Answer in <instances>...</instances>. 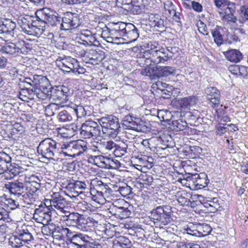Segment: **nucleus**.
Wrapping results in <instances>:
<instances>
[{"label":"nucleus","mask_w":248,"mask_h":248,"mask_svg":"<svg viewBox=\"0 0 248 248\" xmlns=\"http://www.w3.org/2000/svg\"><path fill=\"white\" fill-rule=\"evenodd\" d=\"M138 118L131 116L130 115H126L124 118L123 120V124L124 125L127 129H132L134 128L135 125V120L136 119Z\"/></svg>","instance_id":"48"},{"label":"nucleus","mask_w":248,"mask_h":248,"mask_svg":"<svg viewBox=\"0 0 248 248\" xmlns=\"http://www.w3.org/2000/svg\"><path fill=\"white\" fill-rule=\"evenodd\" d=\"M58 109V106L55 103L49 105L46 108V114L49 116L55 115V111Z\"/></svg>","instance_id":"61"},{"label":"nucleus","mask_w":248,"mask_h":248,"mask_svg":"<svg viewBox=\"0 0 248 248\" xmlns=\"http://www.w3.org/2000/svg\"><path fill=\"white\" fill-rule=\"evenodd\" d=\"M70 107L72 109L73 116H76L77 118H82L87 115L88 113L85 108L82 106H78L73 103L69 104Z\"/></svg>","instance_id":"36"},{"label":"nucleus","mask_w":248,"mask_h":248,"mask_svg":"<svg viewBox=\"0 0 248 248\" xmlns=\"http://www.w3.org/2000/svg\"><path fill=\"white\" fill-rule=\"evenodd\" d=\"M34 96L36 95L38 98L45 100L47 98H49V93H46L45 91L39 90L38 89L34 88Z\"/></svg>","instance_id":"58"},{"label":"nucleus","mask_w":248,"mask_h":248,"mask_svg":"<svg viewBox=\"0 0 248 248\" xmlns=\"http://www.w3.org/2000/svg\"><path fill=\"white\" fill-rule=\"evenodd\" d=\"M91 185L95 187L97 191L99 192V196H102L104 198L108 197L113 192L112 190L108 184L103 183L102 181L96 178L92 180Z\"/></svg>","instance_id":"19"},{"label":"nucleus","mask_w":248,"mask_h":248,"mask_svg":"<svg viewBox=\"0 0 248 248\" xmlns=\"http://www.w3.org/2000/svg\"><path fill=\"white\" fill-rule=\"evenodd\" d=\"M194 186V188L196 189H202L207 186L209 180L207 174L204 172L192 174L187 178Z\"/></svg>","instance_id":"16"},{"label":"nucleus","mask_w":248,"mask_h":248,"mask_svg":"<svg viewBox=\"0 0 248 248\" xmlns=\"http://www.w3.org/2000/svg\"><path fill=\"white\" fill-rule=\"evenodd\" d=\"M215 4L217 8H219L221 6H226L228 7L234 6V3L231 2L228 0H215Z\"/></svg>","instance_id":"62"},{"label":"nucleus","mask_w":248,"mask_h":248,"mask_svg":"<svg viewBox=\"0 0 248 248\" xmlns=\"http://www.w3.org/2000/svg\"><path fill=\"white\" fill-rule=\"evenodd\" d=\"M46 202H49L50 206H49L50 208L52 207H55L61 212L62 215L63 214V212L67 211L65 210L68 208L66 206L67 202L58 192L54 193L52 196V199Z\"/></svg>","instance_id":"15"},{"label":"nucleus","mask_w":248,"mask_h":248,"mask_svg":"<svg viewBox=\"0 0 248 248\" xmlns=\"http://www.w3.org/2000/svg\"><path fill=\"white\" fill-rule=\"evenodd\" d=\"M177 201L181 205L186 206L189 204L190 194L186 192L185 191H178L176 193L175 195Z\"/></svg>","instance_id":"40"},{"label":"nucleus","mask_w":248,"mask_h":248,"mask_svg":"<svg viewBox=\"0 0 248 248\" xmlns=\"http://www.w3.org/2000/svg\"><path fill=\"white\" fill-rule=\"evenodd\" d=\"M61 215V220L64 221L67 226L76 227L81 230L86 228L88 221L83 215L75 212L70 213L68 211H65Z\"/></svg>","instance_id":"6"},{"label":"nucleus","mask_w":248,"mask_h":248,"mask_svg":"<svg viewBox=\"0 0 248 248\" xmlns=\"http://www.w3.org/2000/svg\"><path fill=\"white\" fill-rule=\"evenodd\" d=\"M20 95L23 96L24 97H27L29 99H33L34 98V92L33 91L32 88L27 89L26 88L20 89Z\"/></svg>","instance_id":"52"},{"label":"nucleus","mask_w":248,"mask_h":248,"mask_svg":"<svg viewBox=\"0 0 248 248\" xmlns=\"http://www.w3.org/2000/svg\"><path fill=\"white\" fill-rule=\"evenodd\" d=\"M126 147H123L117 145L115 143V148H114L113 150H112V153L116 157H122L126 153Z\"/></svg>","instance_id":"54"},{"label":"nucleus","mask_w":248,"mask_h":248,"mask_svg":"<svg viewBox=\"0 0 248 248\" xmlns=\"http://www.w3.org/2000/svg\"><path fill=\"white\" fill-rule=\"evenodd\" d=\"M23 40L12 42L5 41L0 48V52L5 56L16 57L21 54L26 55L30 50Z\"/></svg>","instance_id":"1"},{"label":"nucleus","mask_w":248,"mask_h":248,"mask_svg":"<svg viewBox=\"0 0 248 248\" xmlns=\"http://www.w3.org/2000/svg\"><path fill=\"white\" fill-rule=\"evenodd\" d=\"M171 128L176 131H185V133H188L189 131H192V129L188 126V123L182 118L173 119L171 123Z\"/></svg>","instance_id":"29"},{"label":"nucleus","mask_w":248,"mask_h":248,"mask_svg":"<svg viewBox=\"0 0 248 248\" xmlns=\"http://www.w3.org/2000/svg\"><path fill=\"white\" fill-rule=\"evenodd\" d=\"M16 19L1 18L0 19V35L1 37L14 38L16 27Z\"/></svg>","instance_id":"10"},{"label":"nucleus","mask_w":248,"mask_h":248,"mask_svg":"<svg viewBox=\"0 0 248 248\" xmlns=\"http://www.w3.org/2000/svg\"><path fill=\"white\" fill-rule=\"evenodd\" d=\"M135 124L133 130L137 132H145L149 130V128L145 125V122L140 118L136 119Z\"/></svg>","instance_id":"46"},{"label":"nucleus","mask_w":248,"mask_h":248,"mask_svg":"<svg viewBox=\"0 0 248 248\" xmlns=\"http://www.w3.org/2000/svg\"><path fill=\"white\" fill-rule=\"evenodd\" d=\"M62 149L65 156L75 157L80 155L87 151V142L82 140H73L64 144Z\"/></svg>","instance_id":"4"},{"label":"nucleus","mask_w":248,"mask_h":248,"mask_svg":"<svg viewBox=\"0 0 248 248\" xmlns=\"http://www.w3.org/2000/svg\"><path fill=\"white\" fill-rule=\"evenodd\" d=\"M118 191L122 195V196L125 197L130 195L132 192V188L127 185L125 186H120Z\"/></svg>","instance_id":"59"},{"label":"nucleus","mask_w":248,"mask_h":248,"mask_svg":"<svg viewBox=\"0 0 248 248\" xmlns=\"http://www.w3.org/2000/svg\"><path fill=\"white\" fill-rule=\"evenodd\" d=\"M46 11V24L52 27H55L59 25L61 30L62 17L53 14L49 8H45Z\"/></svg>","instance_id":"26"},{"label":"nucleus","mask_w":248,"mask_h":248,"mask_svg":"<svg viewBox=\"0 0 248 248\" xmlns=\"http://www.w3.org/2000/svg\"><path fill=\"white\" fill-rule=\"evenodd\" d=\"M115 244L118 245L123 248H130L131 246V241L130 240L124 236H120L117 240L115 241Z\"/></svg>","instance_id":"49"},{"label":"nucleus","mask_w":248,"mask_h":248,"mask_svg":"<svg viewBox=\"0 0 248 248\" xmlns=\"http://www.w3.org/2000/svg\"><path fill=\"white\" fill-rule=\"evenodd\" d=\"M112 27L116 32L117 36H119L120 39H121L122 37H124L125 35L124 22H119L117 23H112Z\"/></svg>","instance_id":"43"},{"label":"nucleus","mask_w":248,"mask_h":248,"mask_svg":"<svg viewBox=\"0 0 248 248\" xmlns=\"http://www.w3.org/2000/svg\"><path fill=\"white\" fill-rule=\"evenodd\" d=\"M197 98L195 96L185 97L180 100V104L182 108H186L196 104Z\"/></svg>","instance_id":"42"},{"label":"nucleus","mask_w":248,"mask_h":248,"mask_svg":"<svg viewBox=\"0 0 248 248\" xmlns=\"http://www.w3.org/2000/svg\"><path fill=\"white\" fill-rule=\"evenodd\" d=\"M35 17H32L34 21H45L46 19V11L45 8L37 11Z\"/></svg>","instance_id":"60"},{"label":"nucleus","mask_w":248,"mask_h":248,"mask_svg":"<svg viewBox=\"0 0 248 248\" xmlns=\"http://www.w3.org/2000/svg\"><path fill=\"white\" fill-rule=\"evenodd\" d=\"M78 61L71 57H59L56 60L57 66L64 73L76 71L78 67Z\"/></svg>","instance_id":"12"},{"label":"nucleus","mask_w":248,"mask_h":248,"mask_svg":"<svg viewBox=\"0 0 248 248\" xmlns=\"http://www.w3.org/2000/svg\"><path fill=\"white\" fill-rule=\"evenodd\" d=\"M124 37H126L129 39H130L131 41H135L137 38L139 37V33L138 32V30L137 28L135 29V30H133L130 32H128L127 34L124 35Z\"/></svg>","instance_id":"64"},{"label":"nucleus","mask_w":248,"mask_h":248,"mask_svg":"<svg viewBox=\"0 0 248 248\" xmlns=\"http://www.w3.org/2000/svg\"><path fill=\"white\" fill-rule=\"evenodd\" d=\"M0 209V226L4 225L5 222H8L10 220L9 215L5 210Z\"/></svg>","instance_id":"53"},{"label":"nucleus","mask_w":248,"mask_h":248,"mask_svg":"<svg viewBox=\"0 0 248 248\" xmlns=\"http://www.w3.org/2000/svg\"><path fill=\"white\" fill-rule=\"evenodd\" d=\"M149 214V217L155 224L160 222L161 224L166 225L172 220L171 208L168 205L158 206L151 210Z\"/></svg>","instance_id":"3"},{"label":"nucleus","mask_w":248,"mask_h":248,"mask_svg":"<svg viewBox=\"0 0 248 248\" xmlns=\"http://www.w3.org/2000/svg\"><path fill=\"white\" fill-rule=\"evenodd\" d=\"M16 234H18V236L21 238V241L25 244L29 243V242L33 239V235L27 228L18 230L16 231Z\"/></svg>","instance_id":"37"},{"label":"nucleus","mask_w":248,"mask_h":248,"mask_svg":"<svg viewBox=\"0 0 248 248\" xmlns=\"http://www.w3.org/2000/svg\"><path fill=\"white\" fill-rule=\"evenodd\" d=\"M149 21L151 26L154 27H157L159 29L165 31L166 28V24L165 23L166 21L162 18L161 16L158 14H151L149 15Z\"/></svg>","instance_id":"28"},{"label":"nucleus","mask_w":248,"mask_h":248,"mask_svg":"<svg viewBox=\"0 0 248 248\" xmlns=\"http://www.w3.org/2000/svg\"><path fill=\"white\" fill-rule=\"evenodd\" d=\"M72 109L70 107L69 104L66 108V109L62 110L59 112L57 115V119L60 122L67 123L72 121L73 113Z\"/></svg>","instance_id":"31"},{"label":"nucleus","mask_w":248,"mask_h":248,"mask_svg":"<svg viewBox=\"0 0 248 248\" xmlns=\"http://www.w3.org/2000/svg\"><path fill=\"white\" fill-rule=\"evenodd\" d=\"M9 244L14 248H19L25 244L21 241V238L18 236V234H16V232H15V234L10 237Z\"/></svg>","instance_id":"45"},{"label":"nucleus","mask_w":248,"mask_h":248,"mask_svg":"<svg viewBox=\"0 0 248 248\" xmlns=\"http://www.w3.org/2000/svg\"><path fill=\"white\" fill-rule=\"evenodd\" d=\"M25 187L26 193L22 195L23 199L27 197L30 198V195L33 196L40 188V180L38 176L32 175L29 178L28 181L25 182Z\"/></svg>","instance_id":"13"},{"label":"nucleus","mask_w":248,"mask_h":248,"mask_svg":"<svg viewBox=\"0 0 248 248\" xmlns=\"http://www.w3.org/2000/svg\"><path fill=\"white\" fill-rule=\"evenodd\" d=\"M157 117L159 120L165 122H171L173 119H174L175 116L172 113L167 110H159L157 112ZM170 124V123H169Z\"/></svg>","instance_id":"38"},{"label":"nucleus","mask_w":248,"mask_h":248,"mask_svg":"<svg viewBox=\"0 0 248 248\" xmlns=\"http://www.w3.org/2000/svg\"><path fill=\"white\" fill-rule=\"evenodd\" d=\"M206 97L210 101L211 106L213 108L217 107L220 102V94L219 90L216 87H207L204 90Z\"/></svg>","instance_id":"18"},{"label":"nucleus","mask_w":248,"mask_h":248,"mask_svg":"<svg viewBox=\"0 0 248 248\" xmlns=\"http://www.w3.org/2000/svg\"><path fill=\"white\" fill-rule=\"evenodd\" d=\"M5 187L11 194L16 196L17 197L21 196L22 197V193L25 191V182L22 183L17 181L6 184Z\"/></svg>","instance_id":"21"},{"label":"nucleus","mask_w":248,"mask_h":248,"mask_svg":"<svg viewBox=\"0 0 248 248\" xmlns=\"http://www.w3.org/2000/svg\"><path fill=\"white\" fill-rule=\"evenodd\" d=\"M44 204H41L35 209L33 218L38 223L46 225L51 220L52 213L50 207L47 206L46 203Z\"/></svg>","instance_id":"11"},{"label":"nucleus","mask_w":248,"mask_h":248,"mask_svg":"<svg viewBox=\"0 0 248 248\" xmlns=\"http://www.w3.org/2000/svg\"><path fill=\"white\" fill-rule=\"evenodd\" d=\"M80 38L83 41V44L87 45H92L95 40V38L92 35L91 31L88 30L82 33Z\"/></svg>","instance_id":"44"},{"label":"nucleus","mask_w":248,"mask_h":248,"mask_svg":"<svg viewBox=\"0 0 248 248\" xmlns=\"http://www.w3.org/2000/svg\"><path fill=\"white\" fill-rule=\"evenodd\" d=\"M155 139H157V140H155L157 152H159V150H166L168 148V145L164 143V141L161 137H155Z\"/></svg>","instance_id":"55"},{"label":"nucleus","mask_w":248,"mask_h":248,"mask_svg":"<svg viewBox=\"0 0 248 248\" xmlns=\"http://www.w3.org/2000/svg\"><path fill=\"white\" fill-rule=\"evenodd\" d=\"M111 28L110 29L105 26L103 29L101 36L104 40L108 43L118 44V42L119 41L120 39L112 27H111Z\"/></svg>","instance_id":"24"},{"label":"nucleus","mask_w":248,"mask_h":248,"mask_svg":"<svg viewBox=\"0 0 248 248\" xmlns=\"http://www.w3.org/2000/svg\"><path fill=\"white\" fill-rule=\"evenodd\" d=\"M103 134L106 136L115 138L120 132V124L119 119L113 115L103 117L98 120Z\"/></svg>","instance_id":"2"},{"label":"nucleus","mask_w":248,"mask_h":248,"mask_svg":"<svg viewBox=\"0 0 248 248\" xmlns=\"http://www.w3.org/2000/svg\"><path fill=\"white\" fill-rule=\"evenodd\" d=\"M240 15L243 19H239L238 21L240 24H243L244 20H248V7L247 6L241 7Z\"/></svg>","instance_id":"56"},{"label":"nucleus","mask_w":248,"mask_h":248,"mask_svg":"<svg viewBox=\"0 0 248 248\" xmlns=\"http://www.w3.org/2000/svg\"><path fill=\"white\" fill-rule=\"evenodd\" d=\"M89 62L93 65L98 64L101 62L105 58L104 53L102 51L92 50L90 53Z\"/></svg>","instance_id":"33"},{"label":"nucleus","mask_w":248,"mask_h":248,"mask_svg":"<svg viewBox=\"0 0 248 248\" xmlns=\"http://www.w3.org/2000/svg\"><path fill=\"white\" fill-rule=\"evenodd\" d=\"M185 232L190 235L199 237L198 235L199 233H198L196 223H189L187 228L185 229Z\"/></svg>","instance_id":"51"},{"label":"nucleus","mask_w":248,"mask_h":248,"mask_svg":"<svg viewBox=\"0 0 248 248\" xmlns=\"http://www.w3.org/2000/svg\"><path fill=\"white\" fill-rule=\"evenodd\" d=\"M108 210L111 215L121 219L127 218L131 214V212L128 208L124 206H120L119 208L110 206Z\"/></svg>","instance_id":"27"},{"label":"nucleus","mask_w":248,"mask_h":248,"mask_svg":"<svg viewBox=\"0 0 248 248\" xmlns=\"http://www.w3.org/2000/svg\"><path fill=\"white\" fill-rule=\"evenodd\" d=\"M81 24V19L78 14L67 12L63 14L62 17L61 30L67 31L76 29Z\"/></svg>","instance_id":"9"},{"label":"nucleus","mask_w":248,"mask_h":248,"mask_svg":"<svg viewBox=\"0 0 248 248\" xmlns=\"http://www.w3.org/2000/svg\"><path fill=\"white\" fill-rule=\"evenodd\" d=\"M220 29H221V28L217 26L215 29L212 30L211 32L214 41L217 46H220L223 44V37L220 31Z\"/></svg>","instance_id":"47"},{"label":"nucleus","mask_w":248,"mask_h":248,"mask_svg":"<svg viewBox=\"0 0 248 248\" xmlns=\"http://www.w3.org/2000/svg\"><path fill=\"white\" fill-rule=\"evenodd\" d=\"M70 95V89L64 85L53 87L49 93V99L54 101L55 104H64Z\"/></svg>","instance_id":"8"},{"label":"nucleus","mask_w":248,"mask_h":248,"mask_svg":"<svg viewBox=\"0 0 248 248\" xmlns=\"http://www.w3.org/2000/svg\"><path fill=\"white\" fill-rule=\"evenodd\" d=\"M157 52H158V53H157V55L156 56L155 60H154V63L155 64H158L161 62H166L170 57H171V56L169 54H167L166 55L162 56L160 52L157 51Z\"/></svg>","instance_id":"57"},{"label":"nucleus","mask_w":248,"mask_h":248,"mask_svg":"<svg viewBox=\"0 0 248 248\" xmlns=\"http://www.w3.org/2000/svg\"><path fill=\"white\" fill-rule=\"evenodd\" d=\"M91 184L88 181H76L72 183H69L66 186L71 192L77 193V195L85 192L89 190V186H90Z\"/></svg>","instance_id":"20"},{"label":"nucleus","mask_w":248,"mask_h":248,"mask_svg":"<svg viewBox=\"0 0 248 248\" xmlns=\"http://www.w3.org/2000/svg\"><path fill=\"white\" fill-rule=\"evenodd\" d=\"M36 75L32 77H22L19 79L18 86L20 89L26 88L30 89L35 88Z\"/></svg>","instance_id":"30"},{"label":"nucleus","mask_w":248,"mask_h":248,"mask_svg":"<svg viewBox=\"0 0 248 248\" xmlns=\"http://www.w3.org/2000/svg\"><path fill=\"white\" fill-rule=\"evenodd\" d=\"M131 1V6L127 8L130 9L134 14H141L145 6L143 3V0H132Z\"/></svg>","instance_id":"34"},{"label":"nucleus","mask_w":248,"mask_h":248,"mask_svg":"<svg viewBox=\"0 0 248 248\" xmlns=\"http://www.w3.org/2000/svg\"><path fill=\"white\" fill-rule=\"evenodd\" d=\"M57 142L51 138L42 140L37 148V152L43 157L47 159H53L58 153Z\"/></svg>","instance_id":"5"},{"label":"nucleus","mask_w":248,"mask_h":248,"mask_svg":"<svg viewBox=\"0 0 248 248\" xmlns=\"http://www.w3.org/2000/svg\"><path fill=\"white\" fill-rule=\"evenodd\" d=\"M46 24V21H34L32 19V26L33 27V30L38 28L39 30L44 31L45 29Z\"/></svg>","instance_id":"63"},{"label":"nucleus","mask_w":248,"mask_h":248,"mask_svg":"<svg viewBox=\"0 0 248 248\" xmlns=\"http://www.w3.org/2000/svg\"><path fill=\"white\" fill-rule=\"evenodd\" d=\"M16 20L24 32L30 35L34 34L35 31L32 26V16L28 15L20 16Z\"/></svg>","instance_id":"17"},{"label":"nucleus","mask_w":248,"mask_h":248,"mask_svg":"<svg viewBox=\"0 0 248 248\" xmlns=\"http://www.w3.org/2000/svg\"><path fill=\"white\" fill-rule=\"evenodd\" d=\"M157 53L158 52H157V50H147L143 52V57L147 60H150L151 64L152 63L153 64H155L154 60H155Z\"/></svg>","instance_id":"50"},{"label":"nucleus","mask_w":248,"mask_h":248,"mask_svg":"<svg viewBox=\"0 0 248 248\" xmlns=\"http://www.w3.org/2000/svg\"><path fill=\"white\" fill-rule=\"evenodd\" d=\"M101 127L98 124L92 120L86 121L80 128V135L84 139L96 138L100 136Z\"/></svg>","instance_id":"7"},{"label":"nucleus","mask_w":248,"mask_h":248,"mask_svg":"<svg viewBox=\"0 0 248 248\" xmlns=\"http://www.w3.org/2000/svg\"><path fill=\"white\" fill-rule=\"evenodd\" d=\"M91 238L81 233L74 234L69 239L68 248H88V243Z\"/></svg>","instance_id":"14"},{"label":"nucleus","mask_w":248,"mask_h":248,"mask_svg":"<svg viewBox=\"0 0 248 248\" xmlns=\"http://www.w3.org/2000/svg\"><path fill=\"white\" fill-rule=\"evenodd\" d=\"M226 57L229 61L236 63L240 61L243 55L238 50L231 49L226 52Z\"/></svg>","instance_id":"35"},{"label":"nucleus","mask_w":248,"mask_h":248,"mask_svg":"<svg viewBox=\"0 0 248 248\" xmlns=\"http://www.w3.org/2000/svg\"><path fill=\"white\" fill-rule=\"evenodd\" d=\"M36 82L35 88L39 90L45 91L46 93H50L53 87L48 78L45 76L36 75Z\"/></svg>","instance_id":"23"},{"label":"nucleus","mask_w":248,"mask_h":248,"mask_svg":"<svg viewBox=\"0 0 248 248\" xmlns=\"http://www.w3.org/2000/svg\"><path fill=\"white\" fill-rule=\"evenodd\" d=\"M0 202L1 205L5 207H9L10 209L14 210L19 206V203L14 200L7 198L5 196L0 197Z\"/></svg>","instance_id":"39"},{"label":"nucleus","mask_w":248,"mask_h":248,"mask_svg":"<svg viewBox=\"0 0 248 248\" xmlns=\"http://www.w3.org/2000/svg\"><path fill=\"white\" fill-rule=\"evenodd\" d=\"M152 71L153 76L158 78L176 74V69L172 66H156L152 69Z\"/></svg>","instance_id":"22"},{"label":"nucleus","mask_w":248,"mask_h":248,"mask_svg":"<svg viewBox=\"0 0 248 248\" xmlns=\"http://www.w3.org/2000/svg\"><path fill=\"white\" fill-rule=\"evenodd\" d=\"M181 117H183L184 120H186L188 125H192V123L195 122L196 120L198 119L199 117V112L198 110L194 109L193 111H186L185 112H180Z\"/></svg>","instance_id":"32"},{"label":"nucleus","mask_w":248,"mask_h":248,"mask_svg":"<svg viewBox=\"0 0 248 248\" xmlns=\"http://www.w3.org/2000/svg\"><path fill=\"white\" fill-rule=\"evenodd\" d=\"M115 146V143L112 140H106L105 139L100 140L97 142L95 146L96 150L103 154H106L109 152H112Z\"/></svg>","instance_id":"25"},{"label":"nucleus","mask_w":248,"mask_h":248,"mask_svg":"<svg viewBox=\"0 0 248 248\" xmlns=\"http://www.w3.org/2000/svg\"><path fill=\"white\" fill-rule=\"evenodd\" d=\"M196 228L199 233V237L205 236L210 233L212 231L210 226L206 223H196Z\"/></svg>","instance_id":"41"}]
</instances>
